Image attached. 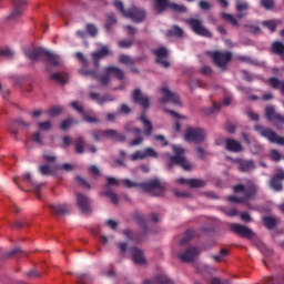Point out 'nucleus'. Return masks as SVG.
<instances>
[{"label":"nucleus","mask_w":284,"mask_h":284,"mask_svg":"<svg viewBox=\"0 0 284 284\" xmlns=\"http://www.w3.org/2000/svg\"><path fill=\"white\" fill-rule=\"evenodd\" d=\"M44 57L47 58V62L52 64L53 67H58L60 64V57L58 54H54V53L45 50Z\"/></svg>","instance_id":"nucleus-36"},{"label":"nucleus","mask_w":284,"mask_h":284,"mask_svg":"<svg viewBox=\"0 0 284 284\" xmlns=\"http://www.w3.org/2000/svg\"><path fill=\"white\" fill-rule=\"evenodd\" d=\"M233 191L234 193H243L245 197L229 196V201L233 203L245 204L247 207L251 209L252 206L248 202V199H253L256 195L258 187L252 182V180H247L245 185H235L233 187Z\"/></svg>","instance_id":"nucleus-1"},{"label":"nucleus","mask_w":284,"mask_h":284,"mask_svg":"<svg viewBox=\"0 0 284 284\" xmlns=\"http://www.w3.org/2000/svg\"><path fill=\"white\" fill-rule=\"evenodd\" d=\"M256 247L265 257H270L272 255V251L267 248V246L263 242H257Z\"/></svg>","instance_id":"nucleus-46"},{"label":"nucleus","mask_w":284,"mask_h":284,"mask_svg":"<svg viewBox=\"0 0 284 284\" xmlns=\"http://www.w3.org/2000/svg\"><path fill=\"white\" fill-rule=\"evenodd\" d=\"M170 162L168 170L171 171L174 165L181 166L184 171H192V164L183 155H169Z\"/></svg>","instance_id":"nucleus-11"},{"label":"nucleus","mask_w":284,"mask_h":284,"mask_svg":"<svg viewBox=\"0 0 284 284\" xmlns=\"http://www.w3.org/2000/svg\"><path fill=\"white\" fill-rule=\"evenodd\" d=\"M75 57L80 62H82V68L80 69V74L85 75V77L89 75L93 79L99 78L97 70H94V69L88 70L87 69L89 67V61L82 52H77Z\"/></svg>","instance_id":"nucleus-13"},{"label":"nucleus","mask_w":284,"mask_h":284,"mask_svg":"<svg viewBox=\"0 0 284 284\" xmlns=\"http://www.w3.org/2000/svg\"><path fill=\"white\" fill-rule=\"evenodd\" d=\"M233 53L231 51H213L212 52V60L216 67L222 70H225L227 64L232 61Z\"/></svg>","instance_id":"nucleus-7"},{"label":"nucleus","mask_w":284,"mask_h":284,"mask_svg":"<svg viewBox=\"0 0 284 284\" xmlns=\"http://www.w3.org/2000/svg\"><path fill=\"white\" fill-rule=\"evenodd\" d=\"M193 237H194V231L186 230L184 237L180 241V244L182 246H184V245L189 244Z\"/></svg>","instance_id":"nucleus-47"},{"label":"nucleus","mask_w":284,"mask_h":284,"mask_svg":"<svg viewBox=\"0 0 284 284\" xmlns=\"http://www.w3.org/2000/svg\"><path fill=\"white\" fill-rule=\"evenodd\" d=\"M283 182H284V169L278 168L276 170V173H274V175L270 180V186L274 191L281 192L283 191Z\"/></svg>","instance_id":"nucleus-14"},{"label":"nucleus","mask_w":284,"mask_h":284,"mask_svg":"<svg viewBox=\"0 0 284 284\" xmlns=\"http://www.w3.org/2000/svg\"><path fill=\"white\" fill-rule=\"evenodd\" d=\"M91 136H93V140L95 142H100L104 136V131H91Z\"/></svg>","instance_id":"nucleus-61"},{"label":"nucleus","mask_w":284,"mask_h":284,"mask_svg":"<svg viewBox=\"0 0 284 284\" xmlns=\"http://www.w3.org/2000/svg\"><path fill=\"white\" fill-rule=\"evenodd\" d=\"M268 85L274 90H280L281 93L284 95V80H280V78H268L267 80Z\"/></svg>","instance_id":"nucleus-31"},{"label":"nucleus","mask_w":284,"mask_h":284,"mask_svg":"<svg viewBox=\"0 0 284 284\" xmlns=\"http://www.w3.org/2000/svg\"><path fill=\"white\" fill-rule=\"evenodd\" d=\"M104 72L110 74L111 77H114L119 81H123L125 79L124 71L119 67H114V65L105 67Z\"/></svg>","instance_id":"nucleus-25"},{"label":"nucleus","mask_w":284,"mask_h":284,"mask_svg":"<svg viewBox=\"0 0 284 284\" xmlns=\"http://www.w3.org/2000/svg\"><path fill=\"white\" fill-rule=\"evenodd\" d=\"M225 150L232 153L243 152V145L235 139H225Z\"/></svg>","instance_id":"nucleus-23"},{"label":"nucleus","mask_w":284,"mask_h":284,"mask_svg":"<svg viewBox=\"0 0 284 284\" xmlns=\"http://www.w3.org/2000/svg\"><path fill=\"white\" fill-rule=\"evenodd\" d=\"M31 126V123L26 122L23 119L13 120L9 124V132L12 136L17 138L19 134L18 128L22 130H28Z\"/></svg>","instance_id":"nucleus-17"},{"label":"nucleus","mask_w":284,"mask_h":284,"mask_svg":"<svg viewBox=\"0 0 284 284\" xmlns=\"http://www.w3.org/2000/svg\"><path fill=\"white\" fill-rule=\"evenodd\" d=\"M79 121L74 120L73 118H70L68 120H63L60 124L61 130L67 131L71 125L75 124L78 125Z\"/></svg>","instance_id":"nucleus-42"},{"label":"nucleus","mask_w":284,"mask_h":284,"mask_svg":"<svg viewBox=\"0 0 284 284\" xmlns=\"http://www.w3.org/2000/svg\"><path fill=\"white\" fill-rule=\"evenodd\" d=\"M113 6L118 11L122 13L123 17L130 18L136 23L143 22L148 16L145 10L139 9L136 7H132L129 10H125L124 3L120 0L114 1Z\"/></svg>","instance_id":"nucleus-2"},{"label":"nucleus","mask_w":284,"mask_h":284,"mask_svg":"<svg viewBox=\"0 0 284 284\" xmlns=\"http://www.w3.org/2000/svg\"><path fill=\"white\" fill-rule=\"evenodd\" d=\"M189 186L193 189H199V187L205 186V182L204 180H196V179L189 180Z\"/></svg>","instance_id":"nucleus-55"},{"label":"nucleus","mask_w":284,"mask_h":284,"mask_svg":"<svg viewBox=\"0 0 284 284\" xmlns=\"http://www.w3.org/2000/svg\"><path fill=\"white\" fill-rule=\"evenodd\" d=\"M159 154L153 148H145L144 149V159L152 158L158 159Z\"/></svg>","instance_id":"nucleus-54"},{"label":"nucleus","mask_w":284,"mask_h":284,"mask_svg":"<svg viewBox=\"0 0 284 284\" xmlns=\"http://www.w3.org/2000/svg\"><path fill=\"white\" fill-rule=\"evenodd\" d=\"M124 132H126L128 134H132L135 138L129 143L131 148L139 146L143 144V142L145 141V139L143 138V130H141L138 126H132L131 124H126L124 126Z\"/></svg>","instance_id":"nucleus-8"},{"label":"nucleus","mask_w":284,"mask_h":284,"mask_svg":"<svg viewBox=\"0 0 284 284\" xmlns=\"http://www.w3.org/2000/svg\"><path fill=\"white\" fill-rule=\"evenodd\" d=\"M111 74L110 73H108V72H105V74L104 75H100L99 77V72H98V78H95V80H99V82H100V84L102 85V87H106L109 83H110V81H111Z\"/></svg>","instance_id":"nucleus-50"},{"label":"nucleus","mask_w":284,"mask_h":284,"mask_svg":"<svg viewBox=\"0 0 284 284\" xmlns=\"http://www.w3.org/2000/svg\"><path fill=\"white\" fill-rule=\"evenodd\" d=\"M237 163H239V170L241 172H250V171L255 170V164H254L253 160L240 159V160H237Z\"/></svg>","instance_id":"nucleus-29"},{"label":"nucleus","mask_w":284,"mask_h":284,"mask_svg":"<svg viewBox=\"0 0 284 284\" xmlns=\"http://www.w3.org/2000/svg\"><path fill=\"white\" fill-rule=\"evenodd\" d=\"M255 132H258V134L268 140L272 144H277L280 146H284V136L277 135V133L268 128H265L261 124H256L254 126Z\"/></svg>","instance_id":"nucleus-3"},{"label":"nucleus","mask_w":284,"mask_h":284,"mask_svg":"<svg viewBox=\"0 0 284 284\" xmlns=\"http://www.w3.org/2000/svg\"><path fill=\"white\" fill-rule=\"evenodd\" d=\"M262 222L266 230H275L280 223V220H277L275 216L266 215L262 217Z\"/></svg>","instance_id":"nucleus-30"},{"label":"nucleus","mask_w":284,"mask_h":284,"mask_svg":"<svg viewBox=\"0 0 284 284\" xmlns=\"http://www.w3.org/2000/svg\"><path fill=\"white\" fill-rule=\"evenodd\" d=\"M103 195L109 197L114 205H118L120 203L118 194L111 190H106L105 192H103Z\"/></svg>","instance_id":"nucleus-45"},{"label":"nucleus","mask_w":284,"mask_h":284,"mask_svg":"<svg viewBox=\"0 0 284 284\" xmlns=\"http://www.w3.org/2000/svg\"><path fill=\"white\" fill-rule=\"evenodd\" d=\"M105 23H104V29L106 30V32H111L113 26H116L118 24V19H116V16L112 12L110 13H106L105 14Z\"/></svg>","instance_id":"nucleus-32"},{"label":"nucleus","mask_w":284,"mask_h":284,"mask_svg":"<svg viewBox=\"0 0 284 284\" xmlns=\"http://www.w3.org/2000/svg\"><path fill=\"white\" fill-rule=\"evenodd\" d=\"M49 209L58 217L69 213V205L67 204L49 205Z\"/></svg>","instance_id":"nucleus-27"},{"label":"nucleus","mask_w":284,"mask_h":284,"mask_svg":"<svg viewBox=\"0 0 284 284\" xmlns=\"http://www.w3.org/2000/svg\"><path fill=\"white\" fill-rule=\"evenodd\" d=\"M12 4L13 8L7 17V20H16L23 16L28 7V0H12Z\"/></svg>","instance_id":"nucleus-9"},{"label":"nucleus","mask_w":284,"mask_h":284,"mask_svg":"<svg viewBox=\"0 0 284 284\" xmlns=\"http://www.w3.org/2000/svg\"><path fill=\"white\" fill-rule=\"evenodd\" d=\"M139 189H141L145 193L156 191V196L162 195L164 192V189L161 186L160 180H150L149 182L140 183Z\"/></svg>","instance_id":"nucleus-12"},{"label":"nucleus","mask_w":284,"mask_h":284,"mask_svg":"<svg viewBox=\"0 0 284 284\" xmlns=\"http://www.w3.org/2000/svg\"><path fill=\"white\" fill-rule=\"evenodd\" d=\"M63 112V108L62 106H52L49 111H48V114L50 115V116H55V115H58V114H60V113H62Z\"/></svg>","instance_id":"nucleus-62"},{"label":"nucleus","mask_w":284,"mask_h":284,"mask_svg":"<svg viewBox=\"0 0 284 284\" xmlns=\"http://www.w3.org/2000/svg\"><path fill=\"white\" fill-rule=\"evenodd\" d=\"M50 80L64 85L68 82V75L65 72H54L50 75Z\"/></svg>","instance_id":"nucleus-35"},{"label":"nucleus","mask_w":284,"mask_h":284,"mask_svg":"<svg viewBox=\"0 0 284 284\" xmlns=\"http://www.w3.org/2000/svg\"><path fill=\"white\" fill-rule=\"evenodd\" d=\"M272 53L280 55L284 53V43L281 41H274L271 47Z\"/></svg>","instance_id":"nucleus-37"},{"label":"nucleus","mask_w":284,"mask_h":284,"mask_svg":"<svg viewBox=\"0 0 284 284\" xmlns=\"http://www.w3.org/2000/svg\"><path fill=\"white\" fill-rule=\"evenodd\" d=\"M163 93V98L161 99V103L172 102L174 104H181V100L176 93H172L169 89L163 88L161 89Z\"/></svg>","instance_id":"nucleus-21"},{"label":"nucleus","mask_w":284,"mask_h":284,"mask_svg":"<svg viewBox=\"0 0 284 284\" xmlns=\"http://www.w3.org/2000/svg\"><path fill=\"white\" fill-rule=\"evenodd\" d=\"M152 53L155 55L156 64L161 65L164 69H169L171 63L168 60L169 50L165 47H160L152 50Z\"/></svg>","instance_id":"nucleus-10"},{"label":"nucleus","mask_w":284,"mask_h":284,"mask_svg":"<svg viewBox=\"0 0 284 284\" xmlns=\"http://www.w3.org/2000/svg\"><path fill=\"white\" fill-rule=\"evenodd\" d=\"M130 252H131V255H132V261L135 264H139V265L145 264V256L143 255L142 250H140L136 246H133V247L130 248Z\"/></svg>","instance_id":"nucleus-26"},{"label":"nucleus","mask_w":284,"mask_h":284,"mask_svg":"<svg viewBox=\"0 0 284 284\" xmlns=\"http://www.w3.org/2000/svg\"><path fill=\"white\" fill-rule=\"evenodd\" d=\"M189 87H191V90H194L196 88H205V84L202 80H191V82H189Z\"/></svg>","instance_id":"nucleus-59"},{"label":"nucleus","mask_w":284,"mask_h":284,"mask_svg":"<svg viewBox=\"0 0 284 284\" xmlns=\"http://www.w3.org/2000/svg\"><path fill=\"white\" fill-rule=\"evenodd\" d=\"M139 120L143 123L144 126V135L146 138H151L153 132V125L152 123L145 118V114H142Z\"/></svg>","instance_id":"nucleus-33"},{"label":"nucleus","mask_w":284,"mask_h":284,"mask_svg":"<svg viewBox=\"0 0 284 284\" xmlns=\"http://www.w3.org/2000/svg\"><path fill=\"white\" fill-rule=\"evenodd\" d=\"M26 57L31 61H39L41 57L45 55V49L43 48H33L30 50H27L24 52Z\"/></svg>","instance_id":"nucleus-24"},{"label":"nucleus","mask_w":284,"mask_h":284,"mask_svg":"<svg viewBox=\"0 0 284 284\" xmlns=\"http://www.w3.org/2000/svg\"><path fill=\"white\" fill-rule=\"evenodd\" d=\"M123 235L126 236L129 241H132L134 243H141V237H139V234H133L131 229H125L123 231Z\"/></svg>","instance_id":"nucleus-39"},{"label":"nucleus","mask_w":284,"mask_h":284,"mask_svg":"<svg viewBox=\"0 0 284 284\" xmlns=\"http://www.w3.org/2000/svg\"><path fill=\"white\" fill-rule=\"evenodd\" d=\"M284 283V273L281 275H275L273 277H266L264 284H283Z\"/></svg>","instance_id":"nucleus-41"},{"label":"nucleus","mask_w":284,"mask_h":284,"mask_svg":"<svg viewBox=\"0 0 284 284\" xmlns=\"http://www.w3.org/2000/svg\"><path fill=\"white\" fill-rule=\"evenodd\" d=\"M186 26L193 30L194 34L201 38L205 39H212L213 33L204 27L202 20L196 19V18H189L186 19Z\"/></svg>","instance_id":"nucleus-4"},{"label":"nucleus","mask_w":284,"mask_h":284,"mask_svg":"<svg viewBox=\"0 0 284 284\" xmlns=\"http://www.w3.org/2000/svg\"><path fill=\"white\" fill-rule=\"evenodd\" d=\"M119 62L125 65H134L135 64V60L130 57L129 54H121L119 57Z\"/></svg>","instance_id":"nucleus-44"},{"label":"nucleus","mask_w":284,"mask_h":284,"mask_svg":"<svg viewBox=\"0 0 284 284\" xmlns=\"http://www.w3.org/2000/svg\"><path fill=\"white\" fill-rule=\"evenodd\" d=\"M262 26H264V28H267L271 32H275L276 28H277V21L276 20H271V21H263Z\"/></svg>","instance_id":"nucleus-52"},{"label":"nucleus","mask_w":284,"mask_h":284,"mask_svg":"<svg viewBox=\"0 0 284 284\" xmlns=\"http://www.w3.org/2000/svg\"><path fill=\"white\" fill-rule=\"evenodd\" d=\"M154 281L156 284H174L173 281L168 277V275H156Z\"/></svg>","instance_id":"nucleus-51"},{"label":"nucleus","mask_w":284,"mask_h":284,"mask_svg":"<svg viewBox=\"0 0 284 284\" xmlns=\"http://www.w3.org/2000/svg\"><path fill=\"white\" fill-rule=\"evenodd\" d=\"M169 6V0H155L156 13L161 14Z\"/></svg>","instance_id":"nucleus-40"},{"label":"nucleus","mask_w":284,"mask_h":284,"mask_svg":"<svg viewBox=\"0 0 284 284\" xmlns=\"http://www.w3.org/2000/svg\"><path fill=\"white\" fill-rule=\"evenodd\" d=\"M39 130H42L44 132H48L51 130L52 125L50 121H43L38 123Z\"/></svg>","instance_id":"nucleus-60"},{"label":"nucleus","mask_w":284,"mask_h":284,"mask_svg":"<svg viewBox=\"0 0 284 284\" xmlns=\"http://www.w3.org/2000/svg\"><path fill=\"white\" fill-rule=\"evenodd\" d=\"M87 34H89V37H91V38H97V36L99 34V29L97 28L95 24L88 23L87 24Z\"/></svg>","instance_id":"nucleus-49"},{"label":"nucleus","mask_w":284,"mask_h":284,"mask_svg":"<svg viewBox=\"0 0 284 284\" xmlns=\"http://www.w3.org/2000/svg\"><path fill=\"white\" fill-rule=\"evenodd\" d=\"M14 55L13 51L9 48H0V57L11 59Z\"/></svg>","instance_id":"nucleus-56"},{"label":"nucleus","mask_w":284,"mask_h":284,"mask_svg":"<svg viewBox=\"0 0 284 284\" xmlns=\"http://www.w3.org/2000/svg\"><path fill=\"white\" fill-rule=\"evenodd\" d=\"M89 97L91 98V100L93 101H98V104L99 105H104L105 103H109V102H113L114 99H112L111 95L109 94H104V95H101L99 93H95V92H91L89 94Z\"/></svg>","instance_id":"nucleus-28"},{"label":"nucleus","mask_w":284,"mask_h":284,"mask_svg":"<svg viewBox=\"0 0 284 284\" xmlns=\"http://www.w3.org/2000/svg\"><path fill=\"white\" fill-rule=\"evenodd\" d=\"M169 8H171L175 12H185L186 8L184 6L178 4V3H170Z\"/></svg>","instance_id":"nucleus-64"},{"label":"nucleus","mask_w":284,"mask_h":284,"mask_svg":"<svg viewBox=\"0 0 284 284\" xmlns=\"http://www.w3.org/2000/svg\"><path fill=\"white\" fill-rule=\"evenodd\" d=\"M200 255V250L196 246H189L184 253H179L178 257L183 263H192Z\"/></svg>","instance_id":"nucleus-16"},{"label":"nucleus","mask_w":284,"mask_h":284,"mask_svg":"<svg viewBox=\"0 0 284 284\" xmlns=\"http://www.w3.org/2000/svg\"><path fill=\"white\" fill-rule=\"evenodd\" d=\"M247 9H248L247 2L242 1V0H237V1H236V10H237L239 12H243L244 10H247Z\"/></svg>","instance_id":"nucleus-63"},{"label":"nucleus","mask_w":284,"mask_h":284,"mask_svg":"<svg viewBox=\"0 0 284 284\" xmlns=\"http://www.w3.org/2000/svg\"><path fill=\"white\" fill-rule=\"evenodd\" d=\"M270 158H271V160L274 161V162H280V161H282V159H283V154H282L281 152H278V150L272 149V150H271Z\"/></svg>","instance_id":"nucleus-53"},{"label":"nucleus","mask_w":284,"mask_h":284,"mask_svg":"<svg viewBox=\"0 0 284 284\" xmlns=\"http://www.w3.org/2000/svg\"><path fill=\"white\" fill-rule=\"evenodd\" d=\"M132 99L135 103L140 104L144 110L150 106L149 98L146 95H143V93L139 89L134 90Z\"/></svg>","instance_id":"nucleus-22"},{"label":"nucleus","mask_w":284,"mask_h":284,"mask_svg":"<svg viewBox=\"0 0 284 284\" xmlns=\"http://www.w3.org/2000/svg\"><path fill=\"white\" fill-rule=\"evenodd\" d=\"M193 237H194V231L186 230L184 237L180 241V244L182 246H184V245L189 244Z\"/></svg>","instance_id":"nucleus-48"},{"label":"nucleus","mask_w":284,"mask_h":284,"mask_svg":"<svg viewBox=\"0 0 284 284\" xmlns=\"http://www.w3.org/2000/svg\"><path fill=\"white\" fill-rule=\"evenodd\" d=\"M206 139V132L202 128H186L185 141L202 144Z\"/></svg>","instance_id":"nucleus-5"},{"label":"nucleus","mask_w":284,"mask_h":284,"mask_svg":"<svg viewBox=\"0 0 284 284\" xmlns=\"http://www.w3.org/2000/svg\"><path fill=\"white\" fill-rule=\"evenodd\" d=\"M32 141L40 145V146H43L44 143H43V136H41V132L40 131H37L36 133H33L32 135Z\"/></svg>","instance_id":"nucleus-57"},{"label":"nucleus","mask_w":284,"mask_h":284,"mask_svg":"<svg viewBox=\"0 0 284 284\" xmlns=\"http://www.w3.org/2000/svg\"><path fill=\"white\" fill-rule=\"evenodd\" d=\"M230 230H232V232L243 239H247L251 240L254 236V233L251 229L241 225V224H236V223H232L230 224Z\"/></svg>","instance_id":"nucleus-15"},{"label":"nucleus","mask_w":284,"mask_h":284,"mask_svg":"<svg viewBox=\"0 0 284 284\" xmlns=\"http://www.w3.org/2000/svg\"><path fill=\"white\" fill-rule=\"evenodd\" d=\"M111 54L109 47L102 45L101 49L98 51L91 53V57H93V65L95 68L100 67V61Z\"/></svg>","instance_id":"nucleus-18"},{"label":"nucleus","mask_w":284,"mask_h":284,"mask_svg":"<svg viewBox=\"0 0 284 284\" xmlns=\"http://www.w3.org/2000/svg\"><path fill=\"white\" fill-rule=\"evenodd\" d=\"M166 36L168 38H183L184 36V30L182 28H180L179 26H173L172 29L166 31Z\"/></svg>","instance_id":"nucleus-34"},{"label":"nucleus","mask_w":284,"mask_h":284,"mask_svg":"<svg viewBox=\"0 0 284 284\" xmlns=\"http://www.w3.org/2000/svg\"><path fill=\"white\" fill-rule=\"evenodd\" d=\"M77 204L83 213L88 214L91 212V201L84 194H77Z\"/></svg>","instance_id":"nucleus-20"},{"label":"nucleus","mask_w":284,"mask_h":284,"mask_svg":"<svg viewBox=\"0 0 284 284\" xmlns=\"http://www.w3.org/2000/svg\"><path fill=\"white\" fill-rule=\"evenodd\" d=\"M74 144H75V153L82 155L84 153V145H85L84 138L79 136L78 139H75Z\"/></svg>","instance_id":"nucleus-38"},{"label":"nucleus","mask_w":284,"mask_h":284,"mask_svg":"<svg viewBox=\"0 0 284 284\" xmlns=\"http://www.w3.org/2000/svg\"><path fill=\"white\" fill-rule=\"evenodd\" d=\"M260 3L265 10H273L275 6L273 0H261Z\"/></svg>","instance_id":"nucleus-58"},{"label":"nucleus","mask_w":284,"mask_h":284,"mask_svg":"<svg viewBox=\"0 0 284 284\" xmlns=\"http://www.w3.org/2000/svg\"><path fill=\"white\" fill-rule=\"evenodd\" d=\"M265 118L273 123L276 130H283L284 115L277 113L274 105H268L265 108Z\"/></svg>","instance_id":"nucleus-6"},{"label":"nucleus","mask_w":284,"mask_h":284,"mask_svg":"<svg viewBox=\"0 0 284 284\" xmlns=\"http://www.w3.org/2000/svg\"><path fill=\"white\" fill-rule=\"evenodd\" d=\"M103 134H104V138L109 140H113L114 142H119V143H125L128 140L125 134H122L113 129L104 130Z\"/></svg>","instance_id":"nucleus-19"},{"label":"nucleus","mask_w":284,"mask_h":284,"mask_svg":"<svg viewBox=\"0 0 284 284\" xmlns=\"http://www.w3.org/2000/svg\"><path fill=\"white\" fill-rule=\"evenodd\" d=\"M222 19H224L226 22L231 23V26L236 27L239 26V20L234 18L233 14L223 12L221 13Z\"/></svg>","instance_id":"nucleus-43"}]
</instances>
